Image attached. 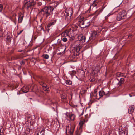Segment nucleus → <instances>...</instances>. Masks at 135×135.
Instances as JSON below:
<instances>
[{
  "label": "nucleus",
  "mask_w": 135,
  "mask_h": 135,
  "mask_svg": "<svg viewBox=\"0 0 135 135\" xmlns=\"http://www.w3.org/2000/svg\"><path fill=\"white\" fill-rule=\"evenodd\" d=\"M54 9V8L53 6H45L40 12L39 14L42 16V17H43L47 18L49 16L52 14V12Z\"/></svg>",
  "instance_id": "obj_1"
},
{
  "label": "nucleus",
  "mask_w": 135,
  "mask_h": 135,
  "mask_svg": "<svg viewBox=\"0 0 135 135\" xmlns=\"http://www.w3.org/2000/svg\"><path fill=\"white\" fill-rule=\"evenodd\" d=\"M104 28V27L103 25L97 26L96 27V30H94L92 31L91 36L89 37V40L92 42L93 40L95 39V38L97 37L100 34V31L102 29Z\"/></svg>",
  "instance_id": "obj_2"
},
{
  "label": "nucleus",
  "mask_w": 135,
  "mask_h": 135,
  "mask_svg": "<svg viewBox=\"0 0 135 135\" xmlns=\"http://www.w3.org/2000/svg\"><path fill=\"white\" fill-rule=\"evenodd\" d=\"M75 127V125L73 123L68 125L66 129V135H73Z\"/></svg>",
  "instance_id": "obj_3"
},
{
  "label": "nucleus",
  "mask_w": 135,
  "mask_h": 135,
  "mask_svg": "<svg viewBox=\"0 0 135 135\" xmlns=\"http://www.w3.org/2000/svg\"><path fill=\"white\" fill-rule=\"evenodd\" d=\"M90 25V22L87 21H83V19L81 18L79 19L78 25L81 28H84L89 26Z\"/></svg>",
  "instance_id": "obj_4"
},
{
  "label": "nucleus",
  "mask_w": 135,
  "mask_h": 135,
  "mask_svg": "<svg viewBox=\"0 0 135 135\" xmlns=\"http://www.w3.org/2000/svg\"><path fill=\"white\" fill-rule=\"evenodd\" d=\"M72 10L71 8H69L66 10L64 12H62L61 16L63 18H65V19L68 21L70 18V17L72 15Z\"/></svg>",
  "instance_id": "obj_5"
},
{
  "label": "nucleus",
  "mask_w": 135,
  "mask_h": 135,
  "mask_svg": "<svg viewBox=\"0 0 135 135\" xmlns=\"http://www.w3.org/2000/svg\"><path fill=\"white\" fill-rule=\"evenodd\" d=\"M127 13L125 10H123L118 13L117 16V20L120 21L122 19H124L126 18Z\"/></svg>",
  "instance_id": "obj_6"
},
{
  "label": "nucleus",
  "mask_w": 135,
  "mask_h": 135,
  "mask_svg": "<svg viewBox=\"0 0 135 135\" xmlns=\"http://www.w3.org/2000/svg\"><path fill=\"white\" fill-rule=\"evenodd\" d=\"M33 0H29L28 1H25L24 3H25L24 6L25 8L28 9L31 6H32Z\"/></svg>",
  "instance_id": "obj_7"
},
{
  "label": "nucleus",
  "mask_w": 135,
  "mask_h": 135,
  "mask_svg": "<svg viewBox=\"0 0 135 135\" xmlns=\"http://www.w3.org/2000/svg\"><path fill=\"white\" fill-rule=\"evenodd\" d=\"M92 70V74L95 76L97 75V74L99 72V66H96L94 67L93 68Z\"/></svg>",
  "instance_id": "obj_8"
},
{
  "label": "nucleus",
  "mask_w": 135,
  "mask_h": 135,
  "mask_svg": "<svg viewBox=\"0 0 135 135\" xmlns=\"http://www.w3.org/2000/svg\"><path fill=\"white\" fill-rule=\"evenodd\" d=\"M76 49L75 51L76 52V54L75 53V55L76 56H78L79 54V51L80 49L81 48V46L80 44H78V45H76Z\"/></svg>",
  "instance_id": "obj_9"
},
{
  "label": "nucleus",
  "mask_w": 135,
  "mask_h": 135,
  "mask_svg": "<svg viewBox=\"0 0 135 135\" xmlns=\"http://www.w3.org/2000/svg\"><path fill=\"white\" fill-rule=\"evenodd\" d=\"M56 22V21H53L49 23L47 26L45 27L46 30L49 31L50 30V28L51 26H52L55 24Z\"/></svg>",
  "instance_id": "obj_10"
},
{
  "label": "nucleus",
  "mask_w": 135,
  "mask_h": 135,
  "mask_svg": "<svg viewBox=\"0 0 135 135\" xmlns=\"http://www.w3.org/2000/svg\"><path fill=\"white\" fill-rule=\"evenodd\" d=\"M40 130L36 132L35 135H44L45 130L43 128H42Z\"/></svg>",
  "instance_id": "obj_11"
},
{
  "label": "nucleus",
  "mask_w": 135,
  "mask_h": 135,
  "mask_svg": "<svg viewBox=\"0 0 135 135\" xmlns=\"http://www.w3.org/2000/svg\"><path fill=\"white\" fill-rule=\"evenodd\" d=\"M68 32L69 33V34H68V37L71 38L72 40H73L74 38V37L73 32L70 30H68Z\"/></svg>",
  "instance_id": "obj_12"
},
{
  "label": "nucleus",
  "mask_w": 135,
  "mask_h": 135,
  "mask_svg": "<svg viewBox=\"0 0 135 135\" xmlns=\"http://www.w3.org/2000/svg\"><path fill=\"white\" fill-rule=\"evenodd\" d=\"M66 116L72 120H74L75 118V115L72 114H66Z\"/></svg>",
  "instance_id": "obj_13"
},
{
  "label": "nucleus",
  "mask_w": 135,
  "mask_h": 135,
  "mask_svg": "<svg viewBox=\"0 0 135 135\" xmlns=\"http://www.w3.org/2000/svg\"><path fill=\"white\" fill-rule=\"evenodd\" d=\"M80 41H81L82 42L84 43L85 41L86 38L85 36L82 35H80L78 37Z\"/></svg>",
  "instance_id": "obj_14"
},
{
  "label": "nucleus",
  "mask_w": 135,
  "mask_h": 135,
  "mask_svg": "<svg viewBox=\"0 0 135 135\" xmlns=\"http://www.w3.org/2000/svg\"><path fill=\"white\" fill-rule=\"evenodd\" d=\"M134 105H131L128 109V113L129 114L132 113L134 111Z\"/></svg>",
  "instance_id": "obj_15"
},
{
  "label": "nucleus",
  "mask_w": 135,
  "mask_h": 135,
  "mask_svg": "<svg viewBox=\"0 0 135 135\" xmlns=\"http://www.w3.org/2000/svg\"><path fill=\"white\" fill-rule=\"evenodd\" d=\"M23 17V15L22 14H21L19 15L18 20V22L19 23H21L22 22Z\"/></svg>",
  "instance_id": "obj_16"
},
{
  "label": "nucleus",
  "mask_w": 135,
  "mask_h": 135,
  "mask_svg": "<svg viewBox=\"0 0 135 135\" xmlns=\"http://www.w3.org/2000/svg\"><path fill=\"white\" fill-rule=\"evenodd\" d=\"M28 88V86H24L22 88V90L24 93H27L29 91Z\"/></svg>",
  "instance_id": "obj_17"
},
{
  "label": "nucleus",
  "mask_w": 135,
  "mask_h": 135,
  "mask_svg": "<svg viewBox=\"0 0 135 135\" xmlns=\"http://www.w3.org/2000/svg\"><path fill=\"white\" fill-rule=\"evenodd\" d=\"M85 123V121L83 120L81 121L79 123V125L80 126V127L79 128V131H81V130L82 129V127L83 126V124H84Z\"/></svg>",
  "instance_id": "obj_18"
},
{
  "label": "nucleus",
  "mask_w": 135,
  "mask_h": 135,
  "mask_svg": "<svg viewBox=\"0 0 135 135\" xmlns=\"http://www.w3.org/2000/svg\"><path fill=\"white\" fill-rule=\"evenodd\" d=\"M125 73H121L120 72L117 73H116V76L118 77H125Z\"/></svg>",
  "instance_id": "obj_19"
},
{
  "label": "nucleus",
  "mask_w": 135,
  "mask_h": 135,
  "mask_svg": "<svg viewBox=\"0 0 135 135\" xmlns=\"http://www.w3.org/2000/svg\"><path fill=\"white\" fill-rule=\"evenodd\" d=\"M68 32V30H66L63 32L61 34L62 36L65 37H68V34L69 33Z\"/></svg>",
  "instance_id": "obj_20"
},
{
  "label": "nucleus",
  "mask_w": 135,
  "mask_h": 135,
  "mask_svg": "<svg viewBox=\"0 0 135 135\" xmlns=\"http://www.w3.org/2000/svg\"><path fill=\"white\" fill-rule=\"evenodd\" d=\"M44 86H43L42 87L43 90L47 93H48L49 91V89L48 87H47L46 85H44Z\"/></svg>",
  "instance_id": "obj_21"
},
{
  "label": "nucleus",
  "mask_w": 135,
  "mask_h": 135,
  "mask_svg": "<svg viewBox=\"0 0 135 135\" xmlns=\"http://www.w3.org/2000/svg\"><path fill=\"white\" fill-rule=\"evenodd\" d=\"M124 80L123 78H120V81L118 83V85H121L122 84L124 83Z\"/></svg>",
  "instance_id": "obj_22"
},
{
  "label": "nucleus",
  "mask_w": 135,
  "mask_h": 135,
  "mask_svg": "<svg viewBox=\"0 0 135 135\" xmlns=\"http://www.w3.org/2000/svg\"><path fill=\"white\" fill-rule=\"evenodd\" d=\"M105 94L104 91L103 90L100 91L99 93V95L100 96V98L102 97L103 95H105Z\"/></svg>",
  "instance_id": "obj_23"
},
{
  "label": "nucleus",
  "mask_w": 135,
  "mask_h": 135,
  "mask_svg": "<svg viewBox=\"0 0 135 135\" xmlns=\"http://www.w3.org/2000/svg\"><path fill=\"white\" fill-rule=\"evenodd\" d=\"M102 11L101 10H97L96 11L95 13V14L96 15V16H95L93 18H95L96 17V16L99 14L100 12H101Z\"/></svg>",
  "instance_id": "obj_24"
},
{
  "label": "nucleus",
  "mask_w": 135,
  "mask_h": 135,
  "mask_svg": "<svg viewBox=\"0 0 135 135\" xmlns=\"http://www.w3.org/2000/svg\"><path fill=\"white\" fill-rule=\"evenodd\" d=\"M67 96L66 94L65 93L61 95V98L63 99H66L67 98Z\"/></svg>",
  "instance_id": "obj_25"
},
{
  "label": "nucleus",
  "mask_w": 135,
  "mask_h": 135,
  "mask_svg": "<svg viewBox=\"0 0 135 135\" xmlns=\"http://www.w3.org/2000/svg\"><path fill=\"white\" fill-rule=\"evenodd\" d=\"M99 2V0H94L93 1V6H96Z\"/></svg>",
  "instance_id": "obj_26"
},
{
  "label": "nucleus",
  "mask_w": 135,
  "mask_h": 135,
  "mask_svg": "<svg viewBox=\"0 0 135 135\" xmlns=\"http://www.w3.org/2000/svg\"><path fill=\"white\" fill-rule=\"evenodd\" d=\"M65 83L69 85H70L72 84V82L70 80H68L65 81Z\"/></svg>",
  "instance_id": "obj_27"
},
{
  "label": "nucleus",
  "mask_w": 135,
  "mask_h": 135,
  "mask_svg": "<svg viewBox=\"0 0 135 135\" xmlns=\"http://www.w3.org/2000/svg\"><path fill=\"white\" fill-rule=\"evenodd\" d=\"M95 78L94 76L90 77L89 79V80L90 81H95Z\"/></svg>",
  "instance_id": "obj_28"
},
{
  "label": "nucleus",
  "mask_w": 135,
  "mask_h": 135,
  "mask_svg": "<svg viewBox=\"0 0 135 135\" xmlns=\"http://www.w3.org/2000/svg\"><path fill=\"white\" fill-rule=\"evenodd\" d=\"M42 56L43 58L46 59H48L49 57V55L47 54H44L42 55Z\"/></svg>",
  "instance_id": "obj_29"
},
{
  "label": "nucleus",
  "mask_w": 135,
  "mask_h": 135,
  "mask_svg": "<svg viewBox=\"0 0 135 135\" xmlns=\"http://www.w3.org/2000/svg\"><path fill=\"white\" fill-rule=\"evenodd\" d=\"M76 71L73 70L70 72V73L71 75H74L76 74Z\"/></svg>",
  "instance_id": "obj_30"
},
{
  "label": "nucleus",
  "mask_w": 135,
  "mask_h": 135,
  "mask_svg": "<svg viewBox=\"0 0 135 135\" xmlns=\"http://www.w3.org/2000/svg\"><path fill=\"white\" fill-rule=\"evenodd\" d=\"M39 83L40 85H42V87H43V86H44V85H46V84L42 81H40Z\"/></svg>",
  "instance_id": "obj_31"
},
{
  "label": "nucleus",
  "mask_w": 135,
  "mask_h": 135,
  "mask_svg": "<svg viewBox=\"0 0 135 135\" xmlns=\"http://www.w3.org/2000/svg\"><path fill=\"white\" fill-rule=\"evenodd\" d=\"M20 57L19 55H16L15 56L14 58V59L17 60L20 59Z\"/></svg>",
  "instance_id": "obj_32"
},
{
  "label": "nucleus",
  "mask_w": 135,
  "mask_h": 135,
  "mask_svg": "<svg viewBox=\"0 0 135 135\" xmlns=\"http://www.w3.org/2000/svg\"><path fill=\"white\" fill-rule=\"evenodd\" d=\"M3 9V6L2 4H0V12H2Z\"/></svg>",
  "instance_id": "obj_33"
},
{
  "label": "nucleus",
  "mask_w": 135,
  "mask_h": 135,
  "mask_svg": "<svg viewBox=\"0 0 135 135\" xmlns=\"http://www.w3.org/2000/svg\"><path fill=\"white\" fill-rule=\"evenodd\" d=\"M62 40L64 42H66L68 41V39L67 38L64 37L62 39Z\"/></svg>",
  "instance_id": "obj_34"
},
{
  "label": "nucleus",
  "mask_w": 135,
  "mask_h": 135,
  "mask_svg": "<svg viewBox=\"0 0 135 135\" xmlns=\"http://www.w3.org/2000/svg\"><path fill=\"white\" fill-rule=\"evenodd\" d=\"M6 39L7 40L9 41H10L11 40V37L9 36H7Z\"/></svg>",
  "instance_id": "obj_35"
},
{
  "label": "nucleus",
  "mask_w": 135,
  "mask_h": 135,
  "mask_svg": "<svg viewBox=\"0 0 135 135\" xmlns=\"http://www.w3.org/2000/svg\"><path fill=\"white\" fill-rule=\"evenodd\" d=\"M26 130L27 132V133H29L30 132V131L31 130L30 128H26Z\"/></svg>",
  "instance_id": "obj_36"
},
{
  "label": "nucleus",
  "mask_w": 135,
  "mask_h": 135,
  "mask_svg": "<svg viewBox=\"0 0 135 135\" xmlns=\"http://www.w3.org/2000/svg\"><path fill=\"white\" fill-rule=\"evenodd\" d=\"M20 64L21 65H23L25 64V62L23 61L22 60L20 62Z\"/></svg>",
  "instance_id": "obj_37"
},
{
  "label": "nucleus",
  "mask_w": 135,
  "mask_h": 135,
  "mask_svg": "<svg viewBox=\"0 0 135 135\" xmlns=\"http://www.w3.org/2000/svg\"><path fill=\"white\" fill-rule=\"evenodd\" d=\"M31 115H27L26 116V117L28 119H29L30 118Z\"/></svg>",
  "instance_id": "obj_38"
},
{
  "label": "nucleus",
  "mask_w": 135,
  "mask_h": 135,
  "mask_svg": "<svg viewBox=\"0 0 135 135\" xmlns=\"http://www.w3.org/2000/svg\"><path fill=\"white\" fill-rule=\"evenodd\" d=\"M23 30H21L18 33H17L18 35H19L20 34H21L22 33V31H23Z\"/></svg>",
  "instance_id": "obj_39"
},
{
  "label": "nucleus",
  "mask_w": 135,
  "mask_h": 135,
  "mask_svg": "<svg viewBox=\"0 0 135 135\" xmlns=\"http://www.w3.org/2000/svg\"><path fill=\"white\" fill-rule=\"evenodd\" d=\"M13 21L15 24L16 25V18H15V20H14Z\"/></svg>",
  "instance_id": "obj_40"
},
{
  "label": "nucleus",
  "mask_w": 135,
  "mask_h": 135,
  "mask_svg": "<svg viewBox=\"0 0 135 135\" xmlns=\"http://www.w3.org/2000/svg\"><path fill=\"white\" fill-rule=\"evenodd\" d=\"M38 6H40L42 5V3L40 2H38Z\"/></svg>",
  "instance_id": "obj_41"
},
{
  "label": "nucleus",
  "mask_w": 135,
  "mask_h": 135,
  "mask_svg": "<svg viewBox=\"0 0 135 135\" xmlns=\"http://www.w3.org/2000/svg\"><path fill=\"white\" fill-rule=\"evenodd\" d=\"M75 135H80V134L76 131L75 132Z\"/></svg>",
  "instance_id": "obj_42"
},
{
  "label": "nucleus",
  "mask_w": 135,
  "mask_h": 135,
  "mask_svg": "<svg viewBox=\"0 0 135 135\" xmlns=\"http://www.w3.org/2000/svg\"><path fill=\"white\" fill-rule=\"evenodd\" d=\"M79 42V41H76L75 43V44H76V43H78Z\"/></svg>",
  "instance_id": "obj_43"
},
{
  "label": "nucleus",
  "mask_w": 135,
  "mask_h": 135,
  "mask_svg": "<svg viewBox=\"0 0 135 135\" xmlns=\"http://www.w3.org/2000/svg\"><path fill=\"white\" fill-rule=\"evenodd\" d=\"M18 52H21L22 51V50H18Z\"/></svg>",
  "instance_id": "obj_44"
},
{
  "label": "nucleus",
  "mask_w": 135,
  "mask_h": 135,
  "mask_svg": "<svg viewBox=\"0 0 135 135\" xmlns=\"http://www.w3.org/2000/svg\"><path fill=\"white\" fill-rule=\"evenodd\" d=\"M131 36V35H129V36H128V38H130V37Z\"/></svg>",
  "instance_id": "obj_45"
},
{
  "label": "nucleus",
  "mask_w": 135,
  "mask_h": 135,
  "mask_svg": "<svg viewBox=\"0 0 135 135\" xmlns=\"http://www.w3.org/2000/svg\"><path fill=\"white\" fill-rule=\"evenodd\" d=\"M110 14H109L108 15H107V16H110V15H109Z\"/></svg>",
  "instance_id": "obj_46"
},
{
  "label": "nucleus",
  "mask_w": 135,
  "mask_h": 135,
  "mask_svg": "<svg viewBox=\"0 0 135 135\" xmlns=\"http://www.w3.org/2000/svg\"><path fill=\"white\" fill-rule=\"evenodd\" d=\"M51 0H46L47 1H51Z\"/></svg>",
  "instance_id": "obj_47"
},
{
  "label": "nucleus",
  "mask_w": 135,
  "mask_h": 135,
  "mask_svg": "<svg viewBox=\"0 0 135 135\" xmlns=\"http://www.w3.org/2000/svg\"><path fill=\"white\" fill-rule=\"evenodd\" d=\"M21 68V66H20L19 67V68H20V69Z\"/></svg>",
  "instance_id": "obj_48"
},
{
  "label": "nucleus",
  "mask_w": 135,
  "mask_h": 135,
  "mask_svg": "<svg viewBox=\"0 0 135 135\" xmlns=\"http://www.w3.org/2000/svg\"><path fill=\"white\" fill-rule=\"evenodd\" d=\"M60 54H61V53H60L58 54H59V55H60Z\"/></svg>",
  "instance_id": "obj_49"
},
{
  "label": "nucleus",
  "mask_w": 135,
  "mask_h": 135,
  "mask_svg": "<svg viewBox=\"0 0 135 135\" xmlns=\"http://www.w3.org/2000/svg\"><path fill=\"white\" fill-rule=\"evenodd\" d=\"M82 72L83 73H84L83 71H82Z\"/></svg>",
  "instance_id": "obj_50"
},
{
  "label": "nucleus",
  "mask_w": 135,
  "mask_h": 135,
  "mask_svg": "<svg viewBox=\"0 0 135 135\" xmlns=\"http://www.w3.org/2000/svg\"><path fill=\"white\" fill-rule=\"evenodd\" d=\"M2 34H3L2 33L1 34V36L2 35Z\"/></svg>",
  "instance_id": "obj_51"
},
{
  "label": "nucleus",
  "mask_w": 135,
  "mask_h": 135,
  "mask_svg": "<svg viewBox=\"0 0 135 135\" xmlns=\"http://www.w3.org/2000/svg\"><path fill=\"white\" fill-rule=\"evenodd\" d=\"M110 135H111V134H110Z\"/></svg>",
  "instance_id": "obj_52"
}]
</instances>
